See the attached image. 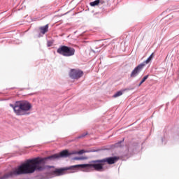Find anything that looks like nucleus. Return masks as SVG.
Wrapping results in <instances>:
<instances>
[{"label":"nucleus","mask_w":179,"mask_h":179,"mask_svg":"<svg viewBox=\"0 0 179 179\" xmlns=\"http://www.w3.org/2000/svg\"><path fill=\"white\" fill-rule=\"evenodd\" d=\"M73 152H69L68 150H64L59 152V154H54L46 157L41 158L37 157L33 159H27L24 162L15 168L14 170L5 174L0 179H8L11 177H16L17 176H23L24 174H33L34 171H44L52 166L45 165L47 162H52L56 159L61 157H69Z\"/></svg>","instance_id":"obj_1"},{"label":"nucleus","mask_w":179,"mask_h":179,"mask_svg":"<svg viewBox=\"0 0 179 179\" xmlns=\"http://www.w3.org/2000/svg\"><path fill=\"white\" fill-rule=\"evenodd\" d=\"M103 166H104V162H101V159H97L92 161L91 164H78L60 169H56L55 173L57 176H64V174H65V171H69V173H75V169H87L85 171H89L90 169H94L96 171H101V170H103Z\"/></svg>","instance_id":"obj_2"},{"label":"nucleus","mask_w":179,"mask_h":179,"mask_svg":"<svg viewBox=\"0 0 179 179\" xmlns=\"http://www.w3.org/2000/svg\"><path fill=\"white\" fill-rule=\"evenodd\" d=\"M31 103L28 101H18V110L17 115H29L31 109Z\"/></svg>","instance_id":"obj_3"},{"label":"nucleus","mask_w":179,"mask_h":179,"mask_svg":"<svg viewBox=\"0 0 179 179\" xmlns=\"http://www.w3.org/2000/svg\"><path fill=\"white\" fill-rule=\"evenodd\" d=\"M57 54L63 57H73L75 55V48L66 45H60L57 50Z\"/></svg>","instance_id":"obj_4"},{"label":"nucleus","mask_w":179,"mask_h":179,"mask_svg":"<svg viewBox=\"0 0 179 179\" xmlns=\"http://www.w3.org/2000/svg\"><path fill=\"white\" fill-rule=\"evenodd\" d=\"M69 76L71 79H80V78L83 76V71L82 70L73 69L70 71Z\"/></svg>","instance_id":"obj_5"},{"label":"nucleus","mask_w":179,"mask_h":179,"mask_svg":"<svg viewBox=\"0 0 179 179\" xmlns=\"http://www.w3.org/2000/svg\"><path fill=\"white\" fill-rule=\"evenodd\" d=\"M143 68H145V66H143V64H141V63L137 66H136L134 69L131 71L130 76L131 78H136V76H138V75H139V73L142 72Z\"/></svg>","instance_id":"obj_6"},{"label":"nucleus","mask_w":179,"mask_h":179,"mask_svg":"<svg viewBox=\"0 0 179 179\" xmlns=\"http://www.w3.org/2000/svg\"><path fill=\"white\" fill-rule=\"evenodd\" d=\"M118 160H120L119 157H110L101 159V162L103 163V164H106V163H108V164H114L117 163Z\"/></svg>","instance_id":"obj_7"},{"label":"nucleus","mask_w":179,"mask_h":179,"mask_svg":"<svg viewBox=\"0 0 179 179\" xmlns=\"http://www.w3.org/2000/svg\"><path fill=\"white\" fill-rule=\"evenodd\" d=\"M18 105H19V101H16L15 104L10 103V107H11L13 109V111L16 115H17V111H18Z\"/></svg>","instance_id":"obj_8"},{"label":"nucleus","mask_w":179,"mask_h":179,"mask_svg":"<svg viewBox=\"0 0 179 179\" xmlns=\"http://www.w3.org/2000/svg\"><path fill=\"white\" fill-rule=\"evenodd\" d=\"M154 57H155V53H152L145 61L141 63V65H143V66L148 65V64H149V62H150V61L153 59Z\"/></svg>","instance_id":"obj_9"},{"label":"nucleus","mask_w":179,"mask_h":179,"mask_svg":"<svg viewBox=\"0 0 179 179\" xmlns=\"http://www.w3.org/2000/svg\"><path fill=\"white\" fill-rule=\"evenodd\" d=\"M124 138H122V141H118L117 143H115L114 145H112L111 148H122V143H124Z\"/></svg>","instance_id":"obj_10"},{"label":"nucleus","mask_w":179,"mask_h":179,"mask_svg":"<svg viewBox=\"0 0 179 179\" xmlns=\"http://www.w3.org/2000/svg\"><path fill=\"white\" fill-rule=\"evenodd\" d=\"M39 29L41 30V33L42 34H45L47 33V31H48V24H47L45 26H43V27H41L39 28Z\"/></svg>","instance_id":"obj_11"},{"label":"nucleus","mask_w":179,"mask_h":179,"mask_svg":"<svg viewBox=\"0 0 179 179\" xmlns=\"http://www.w3.org/2000/svg\"><path fill=\"white\" fill-rule=\"evenodd\" d=\"M100 3V0H95L90 3V6H97Z\"/></svg>","instance_id":"obj_12"},{"label":"nucleus","mask_w":179,"mask_h":179,"mask_svg":"<svg viewBox=\"0 0 179 179\" xmlns=\"http://www.w3.org/2000/svg\"><path fill=\"white\" fill-rule=\"evenodd\" d=\"M148 78H149V75H147L143 77V78L141 80V81L140 82V83L138 84V87L142 85V83H143L144 82L146 81V80L148 79Z\"/></svg>","instance_id":"obj_13"},{"label":"nucleus","mask_w":179,"mask_h":179,"mask_svg":"<svg viewBox=\"0 0 179 179\" xmlns=\"http://www.w3.org/2000/svg\"><path fill=\"white\" fill-rule=\"evenodd\" d=\"M120 96H122V91L117 92L115 94H113V97H114L115 99L117 97H120Z\"/></svg>","instance_id":"obj_14"},{"label":"nucleus","mask_w":179,"mask_h":179,"mask_svg":"<svg viewBox=\"0 0 179 179\" xmlns=\"http://www.w3.org/2000/svg\"><path fill=\"white\" fill-rule=\"evenodd\" d=\"M86 135H87V132L83 133L81 135L78 136L77 137V139H82V138H85V136H86Z\"/></svg>","instance_id":"obj_15"},{"label":"nucleus","mask_w":179,"mask_h":179,"mask_svg":"<svg viewBox=\"0 0 179 179\" xmlns=\"http://www.w3.org/2000/svg\"><path fill=\"white\" fill-rule=\"evenodd\" d=\"M89 151H85V150H80L79 152H78V155H83V153H88Z\"/></svg>","instance_id":"obj_16"},{"label":"nucleus","mask_w":179,"mask_h":179,"mask_svg":"<svg viewBox=\"0 0 179 179\" xmlns=\"http://www.w3.org/2000/svg\"><path fill=\"white\" fill-rule=\"evenodd\" d=\"M47 45H48V47H51L52 45V43L51 41H48L47 43Z\"/></svg>","instance_id":"obj_17"},{"label":"nucleus","mask_w":179,"mask_h":179,"mask_svg":"<svg viewBox=\"0 0 179 179\" xmlns=\"http://www.w3.org/2000/svg\"><path fill=\"white\" fill-rule=\"evenodd\" d=\"M83 159L82 157H76L73 158V160H83Z\"/></svg>","instance_id":"obj_18"},{"label":"nucleus","mask_w":179,"mask_h":179,"mask_svg":"<svg viewBox=\"0 0 179 179\" xmlns=\"http://www.w3.org/2000/svg\"><path fill=\"white\" fill-rule=\"evenodd\" d=\"M97 50L96 51V50H93L94 51V52H100V48H96Z\"/></svg>","instance_id":"obj_19"},{"label":"nucleus","mask_w":179,"mask_h":179,"mask_svg":"<svg viewBox=\"0 0 179 179\" xmlns=\"http://www.w3.org/2000/svg\"><path fill=\"white\" fill-rule=\"evenodd\" d=\"M170 105V102L166 103V106H169Z\"/></svg>","instance_id":"obj_20"},{"label":"nucleus","mask_w":179,"mask_h":179,"mask_svg":"<svg viewBox=\"0 0 179 179\" xmlns=\"http://www.w3.org/2000/svg\"><path fill=\"white\" fill-rule=\"evenodd\" d=\"M162 142H163V139H162Z\"/></svg>","instance_id":"obj_21"}]
</instances>
